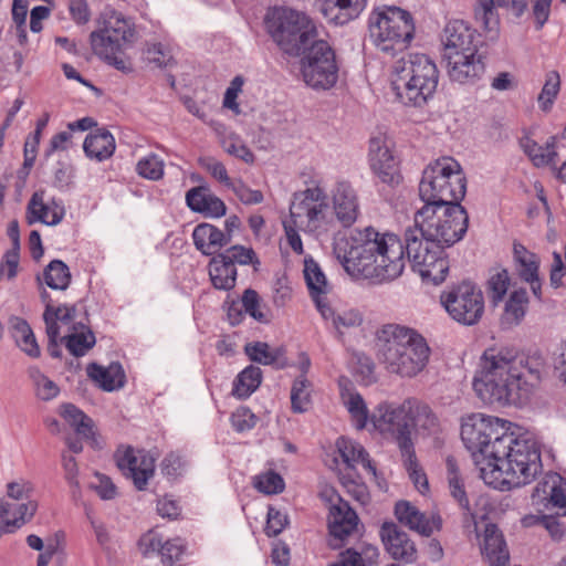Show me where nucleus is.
Here are the masks:
<instances>
[{
  "label": "nucleus",
  "mask_w": 566,
  "mask_h": 566,
  "mask_svg": "<svg viewBox=\"0 0 566 566\" xmlns=\"http://www.w3.org/2000/svg\"><path fill=\"white\" fill-rule=\"evenodd\" d=\"M415 398H408L401 403L380 402L370 416V422L380 433L390 434L399 450L410 455L413 446L410 431V415Z\"/></svg>",
  "instance_id": "13"
},
{
  "label": "nucleus",
  "mask_w": 566,
  "mask_h": 566,
  "mask_svg": "<svg viewBox=\"0 0 566 566\" xmlns=\"http://www.w3.org/2000/svg\"><path fill=\"white\" fill-rule=\"evenodd\" d=\"M395 515L400 523L423 536H430L441 527L440 516L432 515L429 518L407 501H399L396 504Z\"/></svg>",
  "instance_id": "25"
},
{
  "label": "nucleus",
  "mask_w": 566,
  "mask_h": 566,
  "mask_svg": "<svg viewBox=\"0 0 566 566\" xmlns=\"http://www.w3.org/2000/svg\"><path fill=\"white\" fill-rule=\"evenodd\" d=\"M468 226L469 217L461 205L423 206L415 213V226L407 230H417L431 244L449 248L463 238Z\"/></svg>",
  "instance_id": "10"
},
{
  "label": "nucleus",
  "mask_w": 566,
  "mask_h": 566,
  "mask_svg": "<svg viewBox=\"0 0 566 566\" xmlns=\"http://www.w3.org/2000/svg\"><path fill=\"white\" fill-rule=\"evenodd\" d=\"M43 319L46 326L50 356L53 358L62 356L60 345H63L71 353V333L60 336V323L67 324L71 321V307L66 304L53 305L49 302L43 313Z\"/></svg>",
  "instance_id": "18"
},
{
  "label": "nucleus",
  "mask_w": 566,
  "mask_h": 566,
  "mask_svg": "<svg viewBox=\"0 0 566 566\" xmlns=\"http://www.w3.org/2000/svg\"><path fill=\"white\" fill-rule=\"evenodd\" d=\"M254 486L258 491L270 495L283 492L285 483L279 473L270 470L255 478Z\"/></svg>",
  "instance_id": "55"
},
{
  "label": "nucleus",
  "mask_w": 566,
  "mask_h": 566,
  "mask_svg": "<svg viewBox=\"0 0 566 566\" xmlns=\"http://www.w3.org/2000/svg\"><path fill=\"white\" fill-rule=\"evenodd\" d=\"M78 310H84V306L73 305V356L81 357L87 354L96 343L95 335L90 326L85 325L82 321H75V314Z\"/></svg>",
  "instance_id": "41"
},
{
  "label": "nucleus",
  "mask_w": 566,
  "mask_h": 566,
  "mask_svg": "<svg viewBox=\"0 0 566 566\" xmlns=\"http://www.w3.org/2000/svg\"><path fill=\"white\" fill-rule=\"evenodd\" d=\"M345 271L356 279L381 283L401 275L405 269V244L390 232H379L373 227L356 230L345 248H335Z\"/></svg>",
  "instance_id": "3"
},
{
  "label": "nucleus",
  "mask_w": 566,
  "mask_h": 566,
  "mask_svg": "<svg viewBox=\"0 0 566 566\" xmlns=\"http://www.w3.org/2000/svg\"><path fill=\"white\" fill-rule=\"evenodd\" d=\"M10 322L13 337L21 350L32 358L40 357V347L28 322L20 317H11Z\"/></svg>",
  "instance_id": "40"
},
{
  "label": "nucleus",
  "mask_w": 566,
  "mask_h": 566,
  "mask_svg": "<svg viewBox=\"0 0 566 566\" xmlns=\"http://www.w3.org/2000/svg\"><path fill=\"white\" fill-rule=\"evenodd\" d=\"M333 212L343 227L353 226L359 214V198L347 180H338L332 189Z\"/></svg>",
  "instance_id": "21"
},
{
  "label": "nucleus",
  "mask_w": 566,
  "mask_h": 566,
  "mask_svg": "<svg viewBox=\"0 0 566 566\" xmlns=\"http://www.w3.org/2000/svg\"><path fill=\"white\" fill-rule=\"evenodd\" d=\"M556 144L557 136H551L544 146L538 145L528 136H524L520 139L521 148L536 167H544L555 164L557 158Z\"/></svg>",
  "instance_id": "33"
},
{
  "label": "nucleus",
  "mask_w": 566,
  "mask_h": 566,
  "mask_svg": "<svg viewBox=\"0 0 566 566\" xmlns=\"http://www.w3.org/2000/svg\"><path fill=\"white\" fill-rule=\"evenodd\" d=\"M86 373L88 378L104 391L117 390L125 384V374L119 363H112L107 367L91 363L87 365Z\"/></svg>",
  "instance_id": "31"
},
{
  "label": "nucleus",
  "mask_w": 566,
  "mask_h": 566,
  "mask_svg": "<svg viewBox=\"0 0 566 566\" xmlns=\"http://www.w3.org/2000/svg\"><path fill=\"white\" fill-rule=\"evenodd\" d=\"M62 421L54 417H45L44 424L52 436L60 437L71 450V402H63L59 408Z\"/></svg>",
  "instance_id": "45"
},
{
  "label": "nucleus",
  "mask_w": 566,
  "mask_h": 566,
  "mask_svg": "<svg viewBox=\"0 0 566 566\" xmlns=\"http://www.w3.org/2000/svg\"><path fill=\"white\" fill-rule=\"evenodd\" d=\"M560 86L559 75L556 72H552L547 75L546 82L538 96L539 107L547 112L551 109L554 99L556 98Z\"/></svg>",
  "instance_id": "58"
},
{
  "label": "nucleus",
  "mask_w": 566,
  "mask_h": 566,
  "mask_svg": "<svg viewBox=\"0 0 566 566\" xmlns=\"http://www.w3.org/2000/svg\"><path fill=\"white\" fill-rule=\"evenodd\" d=\"M304 277L315 306L317 307V301L326 302L325 295L331 287L318 263L312 258L304 261Z\"/></svg>",
  "instance_id": "37"
},
{
  "label": "nucleus",
  "mask_w": 566,
  "mask_h": 566,
  "mask_svg": "<svg viewBox=\"0 0 566 566\" xmlns=\"http://www.w3.org/2000/svg\"><path fill=\"white\" fill-rule=\"evenodd\" d=\"M28 374L33 381L35 387V395L39 399L49 401L59 395V386L53 380L43 375L38 367H30Z\"/></svg>",
  "instance_id": "51"
},
{
  "label": "nucleus",
  "mask_w": 566,
  "mask_h": 566,
  "mask_svg": "<svg viewBox=\"0 0 566 566\" xmlns=\"http://www.w3.org/2000/svg\"><path fill=\"white\" fill-rule=\"evenodd\" d=\"M369 165L378 179L389 186L398 185L400 172L398 161L391 149L381 138H371L369 143Z\"/></svg>",
  "instance_id": "20"
},
{
  "label": "nucleus",
  "mask_w": 566,
  "mask_h": 566,
  "mask_svg": "<svg viewBox=\"0 0 566 566\" xmlns=\"http://www.w3.org/2000/svg\"><path fill=\"white\" fill-rule=\"evenodd\" d=\"M399 451H400V454H401V458L403 461V465H405L406 470L408 471L409 478L411 479V481L413 482V484L416 485L418 491L421 493H424V491H427L428 486H429L428 480H427L426 474L422 472V470L419 467V463H418V460L416 457L415 446H410V455L408 453H406L405 450H399Z\"/></svg>",
  "instance_id": "53"
},
{
  "label": "nucleus",
  "mask_w": 566,
  "mask_h": 566,
  "mask_svg": "<svg viewBox=\"0 0 566 566\" xmlns=\"http://www.w3.org/2000/svg\"><path fill=\"white\" fill-rule=\"evenodd\" d=\"M245 354L252 361L271 366L279 360L281 350L279 348H271L268 343L254 342L247 344Z\"/></svg>",
  "instance_id": "52"
},
{
  "label": "nucleus",
  "mask_w": 566,
  "mask_h": 566,
  "mask_svg": "<svg viewBox=\"0 0 566 566\" xmlns=\"http://www.w3.org/2000/svg\"><path fill=\"white\" fill-rule=\"evenodd\" d=\"M73 429L94 450H101L104 442L91 417L73 406Z\"/></svg>",
  "instance_id": "39"
},
{
  "label": "nucleus",
  "mask_w": 566,
  "mask_h": 566,
  "mask_svg": "<svg viewBox=\"0 0 566 566\" xmlns=\"http://www.w3.org/2000/svg\"><path fill=\"white\" fill-rule=\"evenodd\" d=\"M506 421L483 413L463 419L461 439L485 484L509 491L530 484L542 472L537 442L510 431Z\"/></svg>",
  "instance_id": "1"
},
{
  "label": "nucleus",
  "mask_w": 566,
  "mask_h": 566,
  "mask_svg": "<svg viewBox=\"0 0 566 566\" xmlns=\"http://www.w3.org/2000/svg\"><path fill=\"white\" fill-rule=\"evenodd\" d=\"M541 357L517 356L509 348L484 350L473 379V389L485 403L518 406L541 380Z\"/></svg>",
  "instance_id": "2"
},
{
  "label": "nucleus",
  "mask_w": 566,
  "mask_h": 566,
  "mask_svg": "<svg viewBox=\"0 0 566 566\" xmlns=\"http://www.w3.org/2000/svg\"><path fill=\"white\" fill-rule=\"evenodd\" d=\"M482 553L490 566H509L510 555L502 533L494 524L486 525Z\"/></svg>",
  "instance_id": "32"
},
{
  "label": "nucleus",
  "mask_w": 566,
  "mask_h": 566,
  "mask_svg": "<svg viewBox=\"0 0 566 566\" xmlns=\"http://www.w3.org/2000/svg\"><path fill=\"white\" fill-rule=\"evenodd\" d=\"M364 10L357 0L356 3L350 0H323L321 4L324 18L335 25L349 23L357 19Z\"/></svg>",
  "instance_id": "30"
},
{
  "label": "nucleus",
  "mask_w": 566,
  "mask_h": 566,
  "mask_svg": "<svg viewBox=\"0 0 566 566\" xmlns=\"http://www.w3.org/2000/svg\"><path fill=\"white\" fill-rule=\"evenodd\" d=\"M378 357L386 370L403 378L421 373L429 361L430 347L416 329L386 324L377 332Z\"/></svg>",
  "instance_id": "4"
},
{
  "label": "nucleus",
  "mask_w": 566,
  "mask_h": 566,
  "mask_svg": "<svg viewBox=\"0 0 566 566\" xmlns=\"http://www.w3.org/2000/svg\"><path fill=\"white\" fill-rule=\"evenodd\" d=\"M338 450L343 461L349 468H354L358 464L367 452L361 444L345 439H342L340 442H338Z\"/></svg>",
  "instance_id": "60"
},
{
  "label": "nucleus",
  "mask_w": 566,
  "mask_h": 566,
  "mask_svg": "<svg viewBox=\"0 0 566 566\" xmlns=\"http://www.w3.org/2000/svg\"><path fill=\"white\" fill-rule=\"evenodd\" d=\"M438 82V67L427 54L410 53L394 65L392 91L405 105H424L433 96Z\"/></svg>",
  "instance_id": "5"
},
{
  "label": "nucleus",
  "mask_w": 566,
  "mask_h": 566,
  "mask_svg": "<svg viewBox=\"0 0 566 566\" xmlns=\"http://www.w3.org/2000/svg\"><path fill=\"white\" fill-rule=\"evenodd\" d=\"M380 537L387 553L396 560L412 563L417 557L415 543L408 534L392 522H385L380 527Z\"/></svg>",
  "instance_id": "23"
},
{
  "label": "nucleus",
  "mask_w": 566,
  "mask_h": 566,
  "mask_svg": "<svg viewBox=\"0 0 566 566\" xmlns=\"http://www.w3.org/2000/svg\"><path fill=\"white\" fill-rule=\"evenodd\" d=\"M532 499L566 515V480L556 472L546 473L534 488Z\"/></svg>",
  "instance_id": "22"
},
{
  "label": "nucleus",
  "mask_w": 566,
  "mask_h": 566,
  "mask_svg": "<svg viewBox=\"0 0 566 566\" xmlns=\"http://www.w3.org/2000/svg\"><path fill=\"white\" fill-rule=\"evenodd\" d=\"M219 143L223 150L247 164L254 163V155L249 149V147L243 143L242 138L230 130H227L224 127L218 130Z\"/></svg>",
  "instance_id": "44"
},
{
  "label": "nucleus",
  "mask_w": 566,
  "mask_h": 566,
  "mask_svg": "<svg viewBox=\"0 0 566 566\" xmlns=\"http://www.w3.org/2000/svg\"><path fill=\"white\" fill-rule=\"evenodd\" d=\"M209 276L214 289L230 291L237 283V268L229 264L220 253L209 262Z\"/></svg>",
  "instance_id": "34"
},
{
  "label": "nucleus",
  "mask_w": 566,
  "mask_h": 566,
  "mask_svg": "<svg viewBox=\"0 0 566 566\" xmlns=\"http://www.w3.org/2000/svg\"><path fill=\"white\" fill-rule=\"evenodd\" d=\"M222 256H224L226 261L229 264H241V265H248L251 263H259L255 252L251 248H245L243 245H232L220 253Z\"/></svg>",
  "instance_id": "59"
},
{
  "label": "nucleus",
  "mask_w": 566,
  "mask_h": 566,
  "mask_svg": "<svg viewBox=\"0 0 566 566\" xmlns=\"http://www.w3.org/2000/svg\"><path fill=\"white\" fill-rule=\"evenodd\" d=\"M447 73L452 82L460 84H474L479 81L485 71L483 56L478 52L454 53L443 55Z\"/></svg>",
  "instance_id": "19"
},
{
  "label": "nucleus",
  "mask_w": 566,
  "mask_h": 566,
  "mask_svg": "<svg viewBox=\"0 0 566 566\" xmlns=\"http://www.w3.org/2000/svg\"><path fill=\"white\" fill-rule=\"evenodd\" d=\"M164 160L156 154L140 158L136 165L137 174L149 180H159L164 176Z\"/></svg>",
  "instance_id": "54"
},
{
  "label": "nucleus",
  "mask_w": 566,
  "mask_h": 566,
  "mask_svg": "<svg viewBox=\"0 0 566 566\" xmlns=\"http://www.w3.org/2000/svg\"><path fill=\"white\" fill-rule=\"evenodd\" d=\"M510 277L506 270L493 274L489 280L490 296L494 305L501 302L507 292Z\"/></svg>",
  "instance_id": "62"
},
{
  "label": "nucleus",
  "mask_w": 566,
  "mask_h": 566,
  "mask_svg": "<svg viewBox=\"0 0 566 566\" xmlns=\"http://www.w3.org/2000/svg\"><path fill=\"white\" fill-rule=\"evenodd\" d=\"M410 423L423 436H434L440 431V421L432 409L416 398Z\"/></svg>",
  "instance_id": "38"
},
{
  "label": "nucleus",
  "mask_w": 566,
  "mask_h": 566,
  "mask_svg": "<svg viewBox=\"0 0 566 566\" xmlns=\"http://www.w3.org/2000/svg\"><path fill=\"white\" fill-rule=\"evenodd\" d=\"M268 33L287 55L298 56L304 48L318 38L315 22L303 11L274 7L264 18Z\"/></svg>",
  "instance_id": "8"
},
{
  "label": "nucleus",
  "mask_w": 566,
  "mask_h": 566,
  "mask_svg": "<svg viewBox=\"0 0 566 566\" xmlns=\"http://www.w3.org/2000/svg\"><path fill=\"white\" fill-rule=\"evenodd\" d=\"M262 370L253 365L245 367L233 382V396L245 399L250 397L261 385Z\"/></svg>",
  "instance_id": "43"
},
{
  "label": "nucleus",
  "mask_w": 566,
  "mask_h": 566,
  "mask_svg": "<svg viewBox=\"0 0 566 566\" xmlns=\"http://www.w3.org/2000/svg\"><path fill=\"white\" fill-rule=\"evenodd\" d=\"M192 240L196 249L203 255H217V253L230 243V234H224L219 228L210 223H200L192 231Z\"/></svg>",
  "instance_id": "28"
},
{
  "label": "nucleus",
  "mask_w": 566,
  "mask_h": 566,
  "mask_svg": "<svg viewBox=\"0 0 566 566\" xmlns=\"http://www.w3.org/2000/svg\"><path fill=\"white\" fill-rule=\"evenodd\" d=\"M511 0H476L474 7V17L478 23L488 32L493 33V39L497 34L500 18L495 11V4L501 8H510Z\"/></svg>",
  "instance_id": "36"
},
{
  "label": "nucleus",
  "mask_w": 566,
  "mask_h": 566,
  "mask_svg": "<svg viewBox=\"0 0 566 566\" xmlns=\"http://www.w3.org/2000/svg\"><path fill=\"white\" fill-rule=\"evenodd\" d=\"M144 59L156 67H166L172 61V55L161 43H151L144 51Z\"/></svg>",
  "instance_id": "61"
},
{
  "label": "nucleus",
  "mask_w": 566,
  "mask_h": 566,
  "mask_svg": "<svg viewBox=\"0 0 566 566\" xmlns=\"http://www.w3.org/2000/svg\"><path fill=\"white\" fill-rule=\"evenodd\" d=\"M443 55L454 53L478 52L475 44V31L462 20H453L447 23L442 36Z\"/></svg>",
  "instance_id": "24"
},
{
  "label": "nucleus",
  "mask_w": 566,
  "mask_h": 566,
  "mask_svg": "<svg viewBox=\"0 0 566 566\" xmlns=\"http://www.w3.org/2000/svg\"><path fill=\"white\" fill-rule=\"evenodd\" d=\"M9 235L13 241L12 249L8 250L3 258L4 263L8 266V273L7 277L9 280H12L17 276L18 273V265H19V229H18V222L14 221L9 227Z\"/></svg>",
  "instance_id": "56"
},
{
  "label": "nucleus",
  "mask_w": 566,
  "mask_h": 566,
  "mask_svg": "<svg viewBox=\"0 0 566 566\" xmlns=\"http://www.w3.org/2000/svg\"><path fill=\"white\" fill-rule=\"evenodd\" d=\"M514 260L522 280H534L538 275L539 258L520 243L514 244Z\"/></svg>",
  "instance_id": "46"
},
{
  "label": "nucleus",
  "mask_w": 566,
  "mask_h": 566,
  "mask_svg": "<svg viewBox=\"0 0 566 566\" xmlns=\"http://www.w3.org/2000/svg\"><path fill=\"white\" fill-rule=\"evenodd\" d=\"M358 525V516L347 502L338 499L329 509L328 530L335 539H344L349 536Z\"/></svg>",
  "instance_id": "27"
},
{
  "label": "nucleus",
  "mask_w": 566,
  "mask_h": 566,
  "mask_svg": "<svg viewBox=\"0 0 566 566\" xmlns=\"http://www.w3.org/2000/svg\"><path fill=\"white\" fill-rule=\"evenodd\" d=\"M317 311L322 317L331 322L338 334H343V328H352L363 323V316L359 311L350 308L336 312L327 302L317 301Z\"/></svg>",
  "instance_id": "35"
},
{
  "label": "nucleus",
  "mask_w": 566,
  "mask_h": 566,
  "mask_svg": "<svg viewBox=\"0 0 566 566\" xmlns=\"http://www.w3.org/2000/svg\"><path fill=\"white\" fill-rule=\"evenodd\" d=\"M290 217L294 226L306 232L325 228L332 218L325 191L319 187H312L295 193L290 207Z\"/></svg>",
  "instance_id": "14"
},
{
  "label": "nucleus",
  "mask_w": 566,
  "mask_h": 566,
  "mask_svg": "<svg viewBox=\"0 0 566 566\" xmlns=\"http://www.w3.org/2000/svg\"><path fill=\"white\" fill-rule=\"evenodd\" d=\"M440 302L448 315L463 326L476 325L484 314L483 292L471 281H462L443 291Z\"/></svg>",
  "instance_id": "12"
},
{
  "label": "nucleus",
  "mask_w": 566,
  "mask_h": 566,
  "mask_svg": "<svg viewBox=\"0 0 566 566\" xmlns=\"http://www.w3.org/2000/svg\"><path fill=\"white\" fill-rule=\"evenodd\" d=\"M90 38L96 55L117 70L126 69L124 55L136 39L135 23L129 18L106 8L99 15L98 29Z\"/></svg>",
  "instance_id": "9"
},
{
  "label": "nucleus",
  "mask_w": 566,
  "mask_h": 566,
  "mask_svg": "<svg viewBox=\"0 0 566 566\" xmlns=\"http://www.w3.org/2000/svg\"><path fill=\"white\" fill-rule=\"evenodd\" d=\"M311 388L312 384L303 376L294 380L291 389V405L294 412L302 413L308 410Z\"/></svg>",
  "instance_id": "50"
},
{
  "label": "nucleus",
  "mask_w": 566,
  "mask_h": 566,
  "mask_svg": "<svg viewBox=\"0 0 566 566\" xmlns=\"http://www.w3.org/2000/svg\"><path fill=\"white\" fill-rule=\"evenodd\" d=\"M43 280L53 290H65L70 280L67 265L60 260L51 261L43 271Z\"/></svg>",
  "instance_id": "48"
},
{
  "label": "nucleus",
  "mask_w": 566,
  "mask_h": 566,
  "mask_svg": "<svg viewBox=\"0 0 566 566\" xmlns=\"http://www.w3.org/2000/svg\"><path fill=\"white\" fill-rule=\"evenodd\" d=\"M300 60L301 74L305 84L313 90L326 91L338 80V64L332 46L319 36L304 48Z\"/></svg>",
  "instance_id": "11"
},
{
  "label": "nucleus",
  "mask_w": 566,
  "mask_h": 566,
  "mask_svg": "<svg viewBox=\"0 0 566 566\" xmlns=\"http://www.w3.org/2000/svg\"><path fill=\"white\" fill-rule=\"evenodd\" d=\"M444 248L438 243L431 244V241L421 238L417 230L405 232V254L418 273L438 261L446 260Z\"/></svg>",
  "instance_id": "17"
},
{
  "label": "nucleus",
  "mask_w": 566,
  "mask_h": 566,
  "mask_svg": "<svg viewBox=\"0 0 566 566\" xmlns=\"http://www.w3.org/2000/svg\"><path fill=\"white\" fill-rule=\"evenodd\" d=\"M115 149V138L106 128H97L91 132L83 143L86 157L98 163L111 158Z\"/></svg>",
  "instance_id": "29"
},
{
  "label": "nucleus",
  "mask_w": 566,
  "mask_h": 566,
  "mask_svg": "<svg viewBox=\"0 0 566 566\" xmlns=\"http://www.w3.org/2000/svg\"><path fill=\"white\" fill-rule=\"evenodd\" d=\"M32 491V484L24 479L7 484V496L17 501L0 504V516L6 521L7 532H14L33 517L38 504L30 500Z\"/></svg>",
  "instance_id": "15"
},
{
  "label": "nucleus",
  "mask_w": 566,
  "mask_h": 566,
  "mask_svg": "<svg viewBox=\"0 0 566 566\" xmlns=\"http://www.w3.org/2000/svg\"><path fill=\"white\" fill-rule=\"evenodd\" d=\"M527 302L526 290L514 291L505 303L504 319L510 324H518L525 315Z\"/></svg>",
  "instance_id": "49"
},
{
  "label": "nucleus",
  "mask_w": 566,
  "mask_h": 566,
  "mask_svg": "<svg viewBox=\"0 0 566 566\" xmlns=\"http://www.w3.org/2000/svg\"><path fill=\"white\" fill-rule=\"evenodd\" d=\"M229 189L244 205H258L263 201V193L260 190L251 189L242 180H235Z\"/></svg>",
  "instance_id": "64"
},
{
  "label": "nucleus",
  "mask_w": 566,
  "mask_h": 566,
  "mask_svg": "<svg viewBox=\"0 0 566 566\" xmlns=\"http://www.w3.org/2000/svg\"><path fill=\"white\" fill-rule=\"evenodd\" d=\"M467 192V178L461 165L452 157L430 163L422 172L419 196L423 206L461 205Z\"/></svg>",
  "instance_id": "6"
},
{
  "label": "nucleus",
  "mask_w": 566,
  "mask_h": 566,
  "mask_svg": "<svg viewBox=\"0 0 566 566\" xmlns=\"http://www.w3.org/2000/svg\"><path fill=\"white\" fill-rule=\"evenodd\" d=\"M240 302L245 314H249L260 323L269 322L268 315L261 310V300L256 291L247 289Z\"/></svg>",
  "instance_id": "57"
},
{
  "label": "nucleus",
  "mask_w": 566,
  "mask_h": 566,
  "mask_svg": "<svg viewBox=\"0 0 566 566\" xmlns=\"http://www.w3.org/2000/svg\"><path fill=\"white\" fill-rule=\"evenodd\" d=\"M117 468L127 479H130L138 491H145L148 481L153 479L156 468V455L144 449L120 446L114 453Z\"/></svg>",
  "instance_id": "16"
},
{
  "label": "nucleus",
  "mask_w": 566,
  "mask_h": 566,
  "mask_svg": "<svg viewBox=\"0 0 566 566\" xmlns=\"http://www.w3.org/2000/svg\"><path fill=\"white\" fill-rule=\"evenodd\" d=\"M411 13L399 7L374 9L368 17V38L384 54L395 56L410 45L415 38Z\"/></svg>",
  "instance_id": "7"
},
{
  "label": "nucleus",
  "mask_w": 566,
  "mask_h": 566,
  "mask_svg": "<svg viewBox=\"0 0 566 566\" xmlns=\"http://www.w3.org/2000/svg\"><path fill=\"white\" fill-rule=\"evenodd\" d=\"M201 166L219 182L230 188L234 182L228 175L226 166L213 157L202 158Z\"/></svg>",
  "instance_id": "63"
},
{
  "label": "nucleus",
  "mask_w": 566,
  "mask_h": 566,
  "mask_svg": "<svg viewBox=\"0 0 566 566\" xmlns=\"http://www.w3.org/2000/svg\"><path fill=\"white\" fill-rule=\"evenodd\" d=\"M61 214L56 211H51L48 205L43 201V195L34 192L27 207V221L29 224L42 222L48 226H55L61 221Z\"/></svg>",
  "instance_id": "42"
},
{
  "label": "nucleus",
  "mask_w": 566,
  "mask_h": 566,
  "mask_svg": "<svg viewBox=\"0 0 566 566\" xmlns=\"http://www.w3.org/2000/svg\"><path fill=\"white\" fill-rule=\"evenodd\" d=\"M342 399L355 422V427L358 430L364 429L370 417L361 395L355 391L342 392Z\"/></svg>",
  "instance_id": "47"
},
{
  "label": "nucleus",
  "mask_w": 566,
  "mask_h": 566,
  "mask_svg": "<svg viewBox=\"0 0 566 566\" xmlns=\"http://www.w3.org/2000/svg\"><path fill=\"white\" fill-rule=\"evenodd\" d=\"M186 202L192 211L202 213L205 217L209 218H220L224 216L227 211L224 202L205 186L188 190L186 193Z\"/></svg>",
  "instance_id": "26"
}]
</instances>
